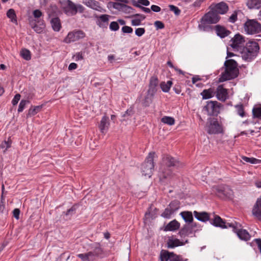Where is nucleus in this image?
I'll list each match as a JSON object with an SVG mask.
<instances>
[{"label": "nucleus", "mask_w": 261, "mask_h": 261, "mask_svg": "<svg viewBox=\"0 0 261 261\" xmlns=\"http://www.w3.org/2000/svg\"><path fill=\"white\" fill-rule=\"evenodd\" d=\"M225 71L222 72L219 79L223 82L236 78L239 73L237 62L233 59H229L224 62Z\"/></svg>", "instance_id": "f257e3e1"}, {"label": "nucleus", "mask_w": 261, "mask_h": 261, "mask_svg": "<svg viewBox=\"0 0 261 261\" xmlns=\"http://www.w3.org/2000/svg\"><path fill=\"white\" fill-rule=\"evenodd\" d=\"M164 161L167 167L162 170L160 175L161 180L165 179H171L174 175L172 171L169 168L171 167H179L181 165L178 161L169 155H167L164 158Z\"/></svg>", "instance_id": "f03ea898"}, {"label": "nucleus", "mask_w": 261, "mask_h": 261, "mask_svg": "<svg viewBox=\"0 0 261 261\" xmlns=\"http://www.w3.org/2000/svg\"><path fill=\"white\" fill-rule=\"evenodd\" d=\"M259 49L258 44L255 41H249L241 51L244 60L250 61L256 57Z\"/></svg>", "instance_id": "7ed1b4c3"}, {"label": "nucleus", "mask_w": 261, "mask_h": 261, "mask_svg": "<svg viewBox=\"0 0 261 261\" xmlns=\"http://www.w3.org/2000/svg\"><path fill=\"white\" fill-rule=\"evenodd\" d=\"M103 250L99 244H95L92 250L87 253L78 254L77 256L82 261H95L98 258L102 257Z\"/></svg>", "instance_id": "20e7f679"}, {"label": "nucleus", "mask_w": 261, "mask_h": 261, "mask_svg": "<svg viewBox=\"0 0 261 261\" xmlns=\"http://www.w3.org/2000/svg\"><path fill=\"white\" fill-rule=\"evenodd\" d=\"M155 155L154 152L149 153L145 161L141 166V171L143 175L150 177L154 169L153 159Z\"/></svg>", "instance_id": "39448f33"}, {"label": "nucleus", "mask_w": 261, "mask_h": 261, "mask_svg": "<svg viewBox=\"0 0 261 261\" xmlns=\"http://www.w3.org/2000/svg\"><path fill=\"white\" fill-rule=\"evenodd\" d=\"M244 29L248 34H255L261 31V24L254 19H249L244 24Z\"/></svg>", "instance_id": "423d86ee"}, {"label": "nucleus", "mask_w": 261, "mask_h": 261, "mask_svg": "<svg viewBox=\"0 0 261 261\" xmlns=\"http://www.w3.org/2000/svg\"><path fill=\"white\" fill-rule=\"evenodd\" d=\"M222 105L217 101H208L203 109L207 111L210 116H217L220 112Z\"/></svg>", "instance_id": "0eeeda50"}, {"label": "nucleus", "mask_w": 261, "mask_h": 261, "mask_svg": "<svg viewBox=\"0 0 261 261\" xmlns=\"http://www.w3.org/2000/svg\"><path fill=\"white\" fill-rule=\"evenodd\" d=\"M213 190L220 198H229L232 195V191L227 186H219L213 187Z\"/></svg>", "instance_id": "6e6552de"}, {"label": "nucleus", "mask_w": 261, "mask_h": 261, "mask_svg": "<svg viewBox=\"0 0 261 261\" xmlns=\"http://www.w3.org/2000/svg\"><path fill=\"white\" fill-rule=\"evenodd\" d=\"M207 133L209 134H218L222 133L223 128L216 118H209Z\"/></svg>", "instance_id": "1a4fd4ad"}, {"label": "nucleus", "mask_w": 261, "mask_h": 261, "mask_svg": "<svg viewBox=\"0 0 261 261\" xmlns=\"http://www.w3.org/2000/svg\"><path fill=\"white\" fill-rule=\"evenodd\" d=\"M85 37V33L81 30L73 31L68 34L66 37L64 39V42L66 43H70L72 42H74L80 39H82Z\"/></svg>", "instance_id": "9d476101"}, {"label": "nucleus", "mask_w": 261, "mask_h": 261, "mask_svg": "<svg viewBox=\"0 0 261 261\" xmlns=\"http://www.w3.org/2000/svg\"><path fill=\"white\" fill-rule=\"evenodd\" d=\"M245 42L244 38L241 35L237 34L230 40L229 45L234 51H239Z\"/></svg>", "instance_id": "9b49d317"}, {"label": "nucleus", "mask_w": 261, "mask_h": 261, "mask_svg": "<svg viewBox=\"0 0 261 261\" xmlns=\"http://www.w3.org/2000/svg\"><path fill=\"white\" fill-rule=\"evenodd\" d=\"M203 17L204 21H208V23L211 24L217 23L220 19L219 14L213 9L206 13Z\"/></svg>", "instance_id": "f8f14e48"}, {"label": "nucleus", "mask_w": 261, "mask_h": 261, "mask_svg": "<svg viewBox=\"0 0 261 261\" xmlns=\"http://www.w3.org/2000/svg\"><path fill=\"white\" fill-rule=\"evenodd\" d=\"M66 6L64 7V10L66 14L71 16L77 13L76 5L70 0H67L65 2Z\"/></svg>", "instance_id": "ddd939ff"}, {"label": "nucleus", "mask_w": 261, "mask_h": 261, "mask_svg": "<svg viewBox=\"0 0 261 261\" xmlns=\"http://www.w3.org/2000/svg\"><path fill=\"white\" fill-rule=\"evenodd\" d=\"M82 3L87 7L101 12L106 11L100 6L98 2L95 0H83Z\"/></svg>", "instance_id": "4468645a"}, {"label": "nucleus", "mask_w": 261, "mask_h": 261, "mask_svg": "<svg viewBox=\"0 0 261 261\" xmlns=\"http://www.w3.org/2000/svg\"><path fill=\"white\" fill-rule=\"evenodd\" d=\"M252 214L258 220H261V198L257 199L252 208Z\"/></svg>", "instance_id": "2eb2a0df"}, {"label": "nucleus", "mask_w": 261, "mask_h": 261, "mask_svg": "<svg viewBox=\"0 0 261 261\" xmlns=\"http://www.w3.org/2000/svg\"><path fill=\"white\" fill-rule=\"evenodd\" d=\"M216 96L219 100L225 101L228 97L227 89L224 88L222 85L218 86L217 89Z\"/></svg>", "instance_id": "dca6fc26"}, {"label": "nucleus", "mask_w": 261, "mask_h": 261, "mask_svg": "<svg viewBox=\"0 0 261 261\" xmlns=\"http://www.w3.org/2000/svg\"><path fill=\"white\" fill-rule=\"evenodd\" d=\"M188 240H186L184 242L180 241L178 239L169 238L167 241V246L168 248H173L176 247L184 245L186 243H188Z\"/></svg>", "instance_id": "f3484780"}, {"label": "nucleus", "mask_w": 261, "mask_h": 261, "mask_svg": "<svg viewBox=\"0 0 261 261\" xmlns=\"http://www.w3.org/2000/svg\"><path fill=\"white\" fill-rule=\"evenodd\" d=\"M212 9L217 12L218 14H224L228 11V6L226 3L222 2L215 5Z\"/></svg>", "instance_id": "a211bd4d"}, {"label": "nucleus", "mask_w": 261, "mask_h": 261, "mask_svg": "<svg viewBox=\"0 0 261 261\" xmlns=\"http://www.w3.org/2000/svg\"><path fill=\"white\" fill-rule=\"evenodd\" d=\"M211 224L216 227H219L221 228H227L228 226L226 225V222L220 216L215 215L213 219L211 220Z\"/></svg>", "instance_id": "6ab92c4d"}, {"label": "nucleus", "mask_w": 261, "mask_h": 261, "mask_svg": "<svg viewBox=\"0 0 261 261\" xmlns=\"http://www.w3.org/2000/svg\"><path fill=\"white\" fill-rule=\"evenodd\" d=\"M215 29L217 35L221 38H225L230 34V32L229 30L220 25H215Z\"/></svg>", "instance_id": "aec40b11"}, {"label": "nucleus", "mask_w": 261, "mask_h": 261, "mask_svg": "<svg viewBox=\"0 0 261 261\" xmlns=\"http://www.w3.org/2000/svg\"><path fill=\"white\" fill-rule=\"evenodd\" d=\"M194 231H195V230H193L192 226H190L189 224H188L184 226L179 231L178 234L180 237L184 238L193 234Z\"/></svg>", "instance_id": "412c9836"}, {"label": "nucleus", "mask_w": 261, "mask_h": 261, "mask_svg": "<svg viewBox=\"0 0 261 261\" xmlns=\"http://www.w3.org/2000/svg\"><path fill=\"white\" fill-rule=\"evenodd\" d=\"M110 125L109 119L106 116H103L100 121L99 125V128L101 133L105 134L108 130L109 126Z\"/></svg>", "instance_id": "4be33fe9"}, {"label": "nucleus", "mask_w": 261, "mask_h": 261, "mask_svg": "<svg viewBox=\"0 0 261 261\" xmlns=\"http://www.w3.org/2000/svg\"><path fill=\"white\" fill-rule=\"evenodd\" d=\"M238 237L242 240L248 241L250 239V235L246 229H239V227L234 231Z\"/></svg>", "instance_id": "5701e85b"}, {"label": "nucleus", "mask_w": 261, "mask_h": 261, "mask_svg": "<svg viewBox=\"0 0 261 261\" xmlns=\"http://www.w3.org/2000/svg\"><path fill=\"white\" fill-rule=\"evenodd\" d=\"M180 223L176 220L170 222L165 227L164 230L165 231H173L179 229Z\"/></svg>", "instance_id": "b1692460"}, {"label": "nucleus", "mask_w": 261, "mask_h": 261, "mask_svg": "<svg viewBox=\"0 0 261 261\" xmlns=\"http://www.w3.org/2000/svg\"><path fill=\"white\" fill-rule=\"evenodd\" d=\"M194 215L197 220L202 222H205L210 219L209 214L206 212H198L194 211Z\"/></svg>", "instance_id": "393cba45"}, {"label": "nucleus", "mask_w": 261, "mask_h": 261, "mask_svg": "<svg viewBox=\"0 0 261 261\" xmlns=\"http://www.w3.org/2000/svg\"><path fill=\"white\" fill-rule=\"evenodd\" d=\"M50 24L54 31L59 32L61 28V23L60 19L58 17H55L51 19Z\"/></svg>", "instance_id": "a878e982"}, {"label": "nucleus", "mask_w": 261, "mask_h": 261, "mask_svg": "<svg viewBox=\"0 0 261 261\" xmlns=\"http://www.w3.org/2000/svg\"><path fill=\"white\" fill-rule=\"evenodd\" d=\"M210 24L208 23V21H204L202 17L201 19L200 23L198 25V28L203 31L210 32L213 29V27L210 25Z\"/></svg>", "instance_id": "bb28decb"}, {"label": "nucleus", "mask_w": 261, "mask_h": 261, "mask_svg": "<svg viewBox=\"0 0 261 261\" xmlns=\"http://www.w3.org/2000/svg\"><path fill=\"white\" fill-rule=\"evenodd\" d=\"M247 6L250 9H259L261 8V0H248Z\"/></svg>", "instance_id": "cd10ccee"}, {"label": "nucleus", "mask_w": 261, "mask_h": 261, "mask_svg": "<svg viewBox=\"0 0 261 261\" xmlns=\"http://www.w3.org/2000/svg\"><path fill=\"white\" fill-rule=\"evenodd\" d=\"M42 107L43 105L35 107H31L28 111L27 117H29L35 115L36 114H37L41 110Z\"/></svg>", "instance_id": "c85d7f7f"}, {"label": "nucleus", "mask_w": 261, "mask_h": 261, "mask_svg": "<svg viewBox=\"0 0 261 261\" xmlns=\"http://www.w3.org/2000/svg\"><path fill=\"white\" fill-rule=\"evenodd\" d=\"M180 215L186 222L192 223L193 220L192 213L191 212L185 211L180 213Z\"/></svg>", "instance_id": "c756f323"}, {"label": "nucleus", "mask_w": 261, "mask_h": 261, "mask_svg": "<svg viewBox=\"0 0 261 261\" xmlns=\"http://www.w3.org/2000/svg\"><path fill=\"white\" fill-rule=\"evenodd\" d=\"M37 22L40 23L39 25L37 24L31 23L32 28L34 30V31L37 33H41L45 28V25L43 22V21L38 20Z\"/></svg>", "instance_id": "7c9ffc66"}, {"label": "nucleus", "mask_w": 261, "mask_h": 261, "mask_svg": "<svg viewBox=\"0 0 261 261\" xmlns=\"http://www.w3.org/2000/svg\"><path fill=\"white\" fill-rule=\"evenodd\" d=\"M214 91L211 88L208 89L204 90L201 93V95L202 96L203 99H207L211 98L214 96Z\"/></svg>", "instance_id": "2f4dec72"}, {"label": "nucleus", "mask_w": 261, "mask_h": 261, "mask_svg": "<svg viewBox=\"0 0 261 261\" xmlns=\"http://www.w3.org/2000/svg\"><path fill=\"white\" fill-rule=\"evenodd\" d=\"M7 16L11 19V22L17 24L16 15L14 9H10L7 12Z\"/></svg>", "instance_id": "473e14b6"}, {"label": "nucleus", "mask_w": 261, "mask_h": 261, "mask_svg": "<svg viewBox=\"0 0 261 261\" xmlns=\"http://www.w3.org/2000/svg\"><path fill=\"white\" fill-rule=\"evenodd\" d=\"M172 85V82L171 81H168L167 83L162 82L160 84V87L163 92H169Z\"/></svg>", "instance_id": "72a5a7b5"}, {"label": "nucleus", "mask_w": 261, "mask_h": 261, "mask_svg": "<svg viewBox=\"0 0 261 261\" xmlns=\"http://www.w3.org/2000/svg\"><path fill=\"white\" fill-rule=\"evenodd\" d=\"M171 253L172 252H169L167 250H162L160 254L161 261L170 260Z\"/></svg>", "instance_id": "f704fd0d"}, {"label": "nucleus", "mask_w": 261, "mask_h": 261, "mask_svg": "<svg viewBox=\"0 0 261 261\" xmlns=\"http://www.w3.org/2000/svg\"><path fill=\"white\" fill-rule=\"evenodd\" d=\"M252 116L254 118H256L261 120V106L253 108Z\"/></svg>", "instance_id": "c9c22d12"}, {"label": "nucleus", "mask_w": 261, "mask_h": 261, "mask_svg": "<svg viewBox=\"0 0 261 261\" xmlns=\"http://www.w3.org/2000/svg\"><path fill=\"white\" fill-rule=\"evenodd\" d=\"M168 207L170 208V209L173 212H175L180 207V202L178 200H173L172 201L170 204L168 205Z\"/></svg>", "instance_id": "e433bc0d"}, {"label": "nucleus", "mask_w": 261, "mask_h": 261, "mask_svg": "<svg viewBox=\"0 0 261 261\" xmlns=\"http://www.w3.org/2000/svg\"><path fill=\"white\" fill-rule=\"evenodd\" d=\"M153 97V96L147 94L142 101L143 106L145 107H148L152 102Z\"/></svg>", "instance_id": "4c0bfd02"}, {"label": "nucleus", "mask_w": 261, "mask_h": 261, "mask_svg": "<svg viewBox=\"0 0 261 261\" xmlns=\"http://www.w3.org/2000/svg\"><path fill=\"white\" fill-rule=\"evenodd\" d=\"M20 55L24 60L27 61H29L31 59V52L27 49H22L20 51Z\"/></svg>", "instance_id": "58836bf2"}, {"label": "nucleus", "mask_w": 261, "mask_h": 261, "mask_svg": "<svg viewBox=\"0 0 261 261\" xmlns=\"http://www.w3.org/2000/svg\"><path fill=\"white\" fill-rule=\"evenodd\" d=\"M161 121L169 125H172L175 123V120L173 117L169 116H164L161 119Z\"/></svg>", "instance_id": "ea45409f"}, {"label": "nucleus", "mask_w": 261, "mask_h": 261, "mask_svg": "<svg viewBox=\"0 0 261 261\" xmlns=\"http://www.w3.org/2000/svg\"><path fill=\"white\" fill-rule=\"evenodd\" d=\"M170 208L167 206L161 214V216L164 218L169 219L171 218V215L174 213Z\"/></svg>", "instance_id": "a19ab883"}, {"label": "nucleus", "mask_w": 261, "mask_h": 261, "mask_svg": "<svg viewBox=\"0 0 261 261\" xmlns=\"http://www.w3.org/2000/svg\"><path fill=\"white\" fill-rule=\"evenodd\" d=\"M235 108L237 110V114L239 115H240L242 117H243L245 116L244 108L243 105H237L235 106Z\"/></svg>", "instance_id": "79ce46f5"}, {"label": "nucleus", "mask_w": 261, "mask_h": 261, "mask_svg": "<svg viewBox=\"0 0 261 261\" xmlns=\"http://www.w3.org/2000/svg\"><path fill=\"white\" fill-rule=\"evenodd\" d=\"M12 143V141L10 138L8 139V141H4L2 142L0 144V148L2 149H4V151L5 152L6 150H7L8 148L10 147Z\"/></svg>", "instance_id": "37998d69"}, {"label": "nucleus", "mask_w": 261, "mask_h": 261, "mask_svg": "<svg viewBox=\"0 0 261 261\" xmlns=\"http://www.w3.org/2000/svg\"><path fill=\"white\" fill-rule=\"evenodd\" d=\"M132 4L134 6L140 8L143 12L145 13H149L151 12L150 9L142 6L141 5L138 4V3H136V1L135 0H132Z\"/></svg>", "instance_id": "c03bdc74"}, {"label": "nucleus", "mask_w": 261, "mask_h": 261, "mask_svg": "<svg viewBox=\"0 0 261 261\" xmlns=\"http://www.w3.org/2000/svg\"><path fill=\"white\" fill-rule=\"evenodd\" d=\"M242 160L248 163H250L251 164H257L259 163V160L254 158H248L247 156H243L242 158Z\"/></svg>", "instance_id": "a18cd8bd"}, {"label": "nucleus", "mask_w": 261, "mask_h": 261, "mask_svg": "<svg viewBox=\"0 0 261 261\" xmlns=\"http://www.w3.org/2000/svg\"><path fill=\"white\" fill-rule=\"evenodd\" d=\"M159 84V80L156 76H152L149 80V86L157 87Z\"/></svg>", "instance_id": "49530a36"}, {"label": "nucleus", "mask_w": 261, "mask_h": 261, "mask_svg": "<svg viewBox=\"0 0 261 261\" xmlns=\"http://www.w3.org/2000/svg\"><path fill=\"white\" fill-rule=\"evenodd\" d=\"M170 257V261H184L181 255H177L173 252H172Z\"/></svg>", "instance_id": "de8ad7c7"}, {"label": "nucleus", "mask_w": 261, "mask_h": 261, "mask_svg": "<svg viewBox=\"0 0 261 261\" xmlns=\"http://www.w3.org/2000/svg\"><path fill=\"white\" fill-rule=\"evenodd\" d=\"M30 102L29 100H21L18 107V112L19 113L21 112L24 110V108L25 107V106L27 103H29Z\"/></svg>", "instance_id": "09e8293b"}, {"label": "nucleus", "mask_w": 261, "mask_h": 261, "mask_svg": "<svg viewBox=\"0 0 261 261\" xmlns=\"http://www.w3.org/2000/svg\"><path fill=\"white\" fill-rule=\"evenodd\" d=\"M77 207V204H74L70 208H69L66 212H65V214L66 216L73 215V214H75Z\"/></svg>", "instance_id": "8fccbe9b"}, {"label": "nucleus", "mask_w": 261, "mask_h": 261, "mask_svg": "<svg viewBox=\"0 0 261 261\" xmlns=\"http://www.w3.org/2000/svg\"><path fill=\"white\" fill-rule=\"evenodd\" d=\"M121 10L126 13H131L134 9L130 6H127L124 4H123Z\"/></svg>", "instance_id": "3c124183"}, {"label": "nucleus", "mask_w": 261, "mask_h": 261, "mask_svg": "<svg viewBox=\"0 0 261 261\" xmlns=\"http://www.w3.org/2000/svg\"><path fill=\"white\" fill-rule=\"evenodd\" d=\"M226 225L228 226V227H231L233 228V231L234 232L239 227H241V225L235 222L234 223H226Z\"/></svg>", "instance_id": "603ef678"}, {"label": "nucleus", "mask_w": 261, "mask_h": 261, "mask_svg": "<svg viewBox=\"0 0 261 261\" xmlns=\"http://www.w3.org/2000/svg\"><path fill=\"white\" fill-rule=\"evenodd\" d=\"M170 10L173 12L176 15H179L180 13V9L176 6L170 5L169 6Z\"/></svg>", "instance_id": "864d4df0"}, {"label": "nucleus", "mask_w": 261, "mask_h": 261, "mask_svg": "<svg viewBox=\"0 0 261 261\" xmlns=\"http://www.w3.org/2000/svg\"><path fill=\"white\" fill-rule=\"evenodd\" d=\"M156 91L157 87L149 85V88L147 90V94H148L154 96Z\"/></svg>", "instance_id": "5fc2aeb1"}, {"label": "nucleus", "mask_w": 261, "mask_h": 261, "mask_svg": "<svg viewBox=\"0 0 261 261\" xmlns=\"http://www.w3.org/2000/svg\"><path fill=\"white\" fill-rule=\"evenodd\" d=\"M110 29L112 31H116L119 30V26L117 22L112 21L110 23Z\"/></svg>", "instance_id": "6e6d98bb"}, {"label": "nucleus", "mask_w": 261, "mask_h": 261, "mask_svg": "<svg viewBox=\"0 0 261 261\" xmlns=\"http://www.w3.org/2000/svg\"><path fill=\"white\" fill-rule=\"evenodd\" d=\"M123 4H121L119 3H114V2H110L109 3V5L110 6H112L113 7L116 9L121 10V8L122 7V5Z\"/></svg>", "instance_id": "4d7b16f0"}, {"label": "nucleus", "mask_w": 261, "mask_h": 261, "mask_svg": "<svg viewBox=\"0 0 261 261\" xmlns=\"http://www.w3.org/2000/svg\"><path fill=\"white\" fill-rule=\"evenodd\" d=\"M145 30L144 28H139L136 29L135 34L137 36L140 37V36H142L145 33Z\"/></svg>", "instance_id": "13d9d810"}, {"label": "nucleus", "mask_w": 261, "mask_h": 261, "mask_svg": "<svg viewBox=\"0 0 261 261\" xmlns=\"http://www.w3.org/2000/svg\"><path fill=\"white\" fill-rule=\"evenodd\" d=\"M122 31L123 33L130 34L133 32V30L131 27L125 25L122 28Z\"/></svg>", "instance_id": "bf43d9fd"}, {"label": "nucleus", "mask_w": 261, "mask_h": 261, "mask_svg": "<svg viewBox=\"0 0 261 261\" xmlns=\"http://www.w3.org/2000/svg\"><path fill=\"white\" fill-rule=\"evenodd\" d=\"M33 14L35 18H39L43 15L42 12L39 10L36 9L33 12Z\"/></svg>", "instance_id": "052dcab7"}, {"label": "nucleus", "mask_w": 261, "mask_h": 261, "mask_svg": "<svg viewBox=\"0 0 261 261\" xmlns=\"http://www.w3.org/2000/svg\"><path fill=\"white\" fill-rule=\"evenodd\" d=\"M154 26L155 27L157 30L158 29H162L165 27L164 24L161 21H156L154 22Z\"/></svg>", "instance_id": "680f3d73"}, {"label": "nucleus", "mask_w": 261, "mask_h": 261, "mask_svg": "<svg viewBox=\"0 0 261 261\" xmlns=\"http://www.w3.org/2000/svg\"><path fill=\"white\" fill-rule=\"evenodd\" d=\"M20 97H21V96L19 94H16L14 96V97L13 98V99L12 101V103L13 106H15L17 104L19 100H20Z\"/></svg>", "instance_id": "e2e57ef3"}, {"label": "nucleus", "mask_w": 261, "mask_h": 261, "mask_svg": "<svg viewBox=\"0 0 261 261\" xmlns=\"http://www.w3.org/2000/svg\"><path fill=\"white\" fill-rule=\"evenodd\" d=\"M237 20V13L234 12L233 14L229 17V21L231 22L234 23Z\"/></svg>", "instance_id": "0e129e2a"}, {"label": "nucleus", "mask_w": 261, "mask_h": 261, "mask_svg": "<svg viewBox=\"0 0 261 261\" xmlns=\"http://www.w3.org/2000/svg\"><path fill=\"white\" fill-rule=\"evenodd\" d=\"M99 18L102 22L108 23L109 21V15L107 14L101 15L99 17Z\"/></svg>", "instance_id": "69168bd1"}, {"label": "nucleus", "mask_w": 261, "mask_h": 261, "mask_svg": "<svg viewBox=\"0 0 261 261\" xmlns=\"http://www.w3.org/2000/svg\"><path fill=\"white\" fill-rule=\"evenodd\" d=\"M20 210L19 208H15L13 211V215L14 218L17 220L19 219Z\"/></svg>", "instance_id": "338daca9"}, {"label": "nucleus", "mask_w": 261, "mask_h": 261, "mask_svg": "<svg viewBox=\"0 0 261 261\" xmlns=\"http://www.w3.org/2000/svg\"><path fill=\"white\" fill-rule=\"evenodd\" d=\"M136 3H138L140 5H143L145 6H148L150 4V2L148 0H138L136 1Z\"/></svg>", "instance_id": "774afa93"}]
</instances>
